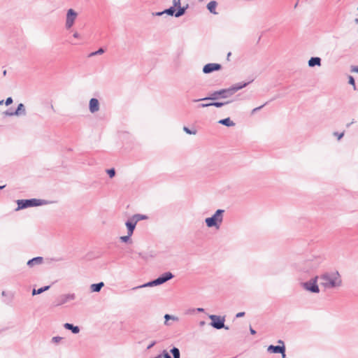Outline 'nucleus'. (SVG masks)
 Here are the masks:
<instances>
[{
  "mask_svg": "<svg viewBox=\"0 0 358 358\" xmlns=\"http://www.w3.org/2000/svg\"><path fill=\"white\" fill-rule=\"evenodd\" d=\"M155 344V342H153V343H152L151 344H150V345H148V349L151 348H152Z\"/></svg>",
  "mask_w": 358,
  "mask_h": 358,
  "instance_id": "obj_40",
  "label": "nucleus"
},
{
  "mask_svg": "<svg viewBox=\"0 0 358 358\" xmlns=\"http://www.w3.org/2000/svg\"><path fill=\"white\" fill-rule=\"evenodd\" d=\"M279 344H281V345L274 346V345H269L268 347L267 350L269 352L271 353H280L282 355V358H285V347L284 345V342L281 340H279L278 342Z\"/></svg>",
  "mask_w": 358,
  "mask_h": 358,
  "instance_id": "obj_4",
  "label": "nucleus"
},
{
  "mask_svg": "<svg viewBox=\"0 0 358 358\" xmlns=\"http://www.w3.org/2000/svg\"><path fill=\"white\" fill-rule=\"evenodd\" d=\"M12 103H13V99H12V98H11V97H8V98L6 99V102H5V103H6V106H8V105L11 104Z\"/></svg>",
  "mask_w": 358,
  "mask_h": 358,
  "instance_id": "obj_32",
  "label": "nucleus"
},
{
  "mask_svg": "<svg viewBox=\"0 0 358 358\" xmlns=\"http://www.w3.org/2000/svg\"><path fill=\"white\" fill-rule=\"evenodd\" d=\"M218 122L227 127H233L235 125V123L231 121L229 117L220 120Z\"/></svg>",
  "mask_w": 358,
  "mask_h": 358,
  "instance_id": "obj_17",
  "label": "nucleus"
},
{
  "mask_svg": "<svg viewBox=\"0 0 358 358\" xmlns=\"http://www.w3.org/2000/svg\"><path fill=\"white\" fill-rule=\"evenodd\" d=\"M351 71L358 73V66H352L351 69Z\"/></svg>",
  "mask_w": 358,
  "mask_h": 358,
  "instance_id": "obj_35",
  "label": "nucleus"
},
{
  "mask_svg": "<svg viewBox=\"0 0 358 358\" xmlns=\"http://www.w3.org/2000/svg\"><path fill=\"white\" fill-rule=\"evenodd\" d=\"M245 85V84L243 85L238 86V87H231V88L227 89V90H220V91L215 92L212 94V96H213L212 97L202 99L201 100L215 99L218 96H222V97H227V96H229L230 95H232L234 93L237 92L238 90L241 89ZM200 100L201 99H199V101H200Z\"/></svg>",
  "mask_w": 358,
  "mask_h": 358,
  "instance_id": "obj_2",
  "label": "nucleus"
},
{
  "mask_svg": "<svg viewBox=\"0 0 358 358\" xmlns=\"http://www.w3.org/2000/svg\"><path fill=\"white\" fill-rule=\"evenodd\" d=\"M173 5L174 6H178L179 9L178 11L175 13L176 17H180L185 13V9L183 8H180V0H173Z\"/></svg>",
  "mask_w": 358,
  "mask_h": 358,
  "instance_id": "obj_14",
  "label": "nucleus"
},
{
  "mask_svg": "<svg viewBox=\"0 0 358 358\" xmlns=\"http://www.w3.org/2000/svg\"><path fill=\"white\" fill-rule=\"evenodd\" d=\"M317 276L312 279L309 282L303 283V287L308 291L314 293H318L320 292L319 287L317 285Z\"/></svg>",
  "mask_w": 358,
  "mask_h": 358,
  "instance_id": "obj_5",
  "label": "nucleus"
},
{
  "mask_svg": "<svg viewBox=\"0 0 358 358\" xmlns=\"http://www.w3.org/2000/svg\"><path fill=\"white\" fill-rule=\"evenodd\" d=\"M183 130L187 133V134H196V131H191L187 127H185L183 128Z\"/></svg>",
  "mask_w": 358,
  "mask_h": 358,
  "instance_id": "obj_30",
  "label": "nucleus"
},
{
  "mask_svg": "<svg viewBox=\"0 0 358 358\" xmlns=\"http://www.w3.org/2000/svg\"><path fill=\"white\" fill-rule=\"evenodd\" d=\"M334 134V136H336V137H337V138H338V140H340V139L343 136L344 133L338 134V133H337V132H335Z\"/></svg>",
  "mask_w": 358,
  "mask_h": 358,
  "instance_id": "obj_31",
  "label": "nucleus"
},
{
  "mask_svg": "<svg viewBox=\"0 0 358 358\" xmlns=\"http://www.w3.org/2000/svg\"><path fill=\"white\" fill-rule=\"evenodd\" d=\"M210 318L211 320V325L213 327L217 329L224 327V318L220 317V316L217 315H210Z\"/></svg>",
  "mask_w": 358,
  "mask_h": 358,
  "instance_id": "obj_8",
  "label": "nucleus"
},
{
  "mask_svg": "<svg viewBox=\"0 0 358 358\" xmlns=\"http://www.w3.org/2000/svg\"><path fill=\"white\" fill-rule=\"evenodd\" d=\"M163 357H164V358H171V356L169 355L168 352L166 350L163 351Z\"/></svg>",
  "mask_w": 358,
  "mask_h": 358,
  "instance_id": "obj_33",
  "label": "nucleus"
},
{
  "mask_svg": "<svg viewBox=\"0 0 358 358\" xmlns=\"http://www.w3.org/2000/svg\"><path fill=\"white\" fill-rule=\"evenodd\" d=\"M61 340H62L61 337H54L52 338V341H55V343H57V342H59Z\"/></svg>",
  "mask_w": 358,
  "mask_h": 358,
  "instance_id": "obj_37",
  "label": "nucleus"
},
{
  "mask_svg": "<svg viewBox=\"0 0 358 358\" xmlns=\"http://www.w3.org/2000/svg\"><path fill=\"white\" fill-rule=\"evenodd\" d=\"M308 65L310 66H314L315 65L320 66V59L319 57H312L308 61Z\"/></svg>",
  "mask_w": 358,
  "mask_h": 358,
  "instance_id": "obj_19",
  "label": "nucleus"
},
{
  "mask_svg": "<svg viewBox=\"0 0 358 358\" xmlns=\"http://www.w3.org/2000/svg\"><path fill=\"white\" fill-rule=\"evenodd\" d=\"M136 224L140 220L148 219V216L145 215L136 214L131 217Z\"/></svg>",
  "mask_w": 358,
  "mask_h": 358,
  "instance_id": "obj_18",
  "label": "nucleus"
},
{
  "mask_svg": "<svg viewBox=\"0 0 358 358\" xmlns=\"http://www.w3.org/2000/svg\"><path fill=\"white\" fill-rule=\"evenodd\" d=\"M213 106V102L212 103H202L201 105V107L204 108V107H208V106Z\"/></svg>",
  "mask_w": 358,
  "mask_h": 358,
  "instance_id": "obj_34",
  "label": "nucleus"
},
{
  "mask_svg": "<svg viewBox=\"0 0 358 358\" xmlns=\"http://www.w3.org/2000/svg\"><path fill=\"white\" fill-rule=\"evenodd\" d=\"M171 352L172 353L173 358H180V351L178 348H173Z\"/></svg>",
  "mask_w": 358,
  "mask_h": 358,
  "instance_id": "obj_23",
  "label": "nucleus"
},
{
  "mask_svg": "<svg viewBox=\"0 0 358 358\" xmlns=\"http://www.w3.org/2000/svg\"><path fill=\"white\" fill-rule=\"evenodd\" d=\"M136 225V223L131 218H130L129 220L126 222V226L128 230L127 234H129V236L132 235Z\"/></svg>",
  "mask_w": 358,
  "mask_h": 358,
  "instance_id": "obj_13",
  "label": "nucleus"
},
{
  "mask_svg": "<svg viewBox=\"0 0 358 358\" xmlns=\"http://www.w3.org/2000/svg\"><path fill=\"white\" fill-rule=\"evenodd\" d=\"M164 317L167 320H169L170 318V315H166Z\"/></svg>",
  "mask_w": 358,
  "mask_h": 358,
  "instance_id": "obj_41",
  "label": "nucleus"
},
{
  "mask_svg": "<svg viewBox=\"0 0 358 358\" xmlns=\"http://www.w3.org/2000/svg\"><path fill=\"white\" fill-rule=\"evenodd\" d=\"M262 108V106H260V107H259V108H255V110H257V109H259V108Z\"/></svg>",
  "mask_w": 358,
  "mask_h": 358,
  "instance_id": "obj_44",
  "label": "nucleus"
},
{
  "mask_svg": "<svg viewBox=\"0 0 358 358\" xmlns=\"http://www.w3.org/2000/svg\"><path fill=\"white\" fill-rule=\"evenodd\" d=\"M221 69V65L219 64L210 63L204 66L203 71L205 73H209L214 71H217Z\"/></svg>",
  "mask_w": 358,
  "mask_h": 358,
  "instance_id": "obj_10",
  "label": "nucleus"
},
{
  "mask_svg": "<svg viewBox=\"0 0 358 358\" xmlns=\"http://www.w3.org/2000/svg\"><path fill=\"white\" fill-rule=\"evenodd\" d=\"M173 278V275L171 273H164L162 276L158 278L157 279L155 280L154 281L151 282H149L148 284L147 285H143L142 287H145V286H147V285H160V284H162L165 282H166L167 280L171 279Z\"/></svg>",
  "mask_w": 358,
  "mask_h": 358,
  "instance_id": "obj_7",
  "label": "nucleus"
},
{
  "mask_svg": "<svg viewBox=\"0 0 358 358\" xmlns=\"http://www.w3.org/2000/svg\"><path fill=\"white\" fill-rule=\"evenodd\" d=\"M17 209H22L29 206H38L39 203L36 199L20 200L17 201Z\"/></svg>",
  "mask_w": 358,
  "mask_h": 358,
  "instance_id": "obj_9",
  "label": "nucleus"
},
{
  "mask_svg": "<svg viewBox=\"0 0 358 358\" xmlns=\"http://www.w3.org/2000/svg\"><path fill=\"white\" fill-rule=\"evenodd\" d=\"M3 100L0 101V106L3 105Z\"/></svg>",
  "mask_w": 358,
  "mask_h": 358,
  "instance_id": "obj_42",
  "label": "nucleus"
},
{
  "mask_svg": "<svg viewBox=\"0 0 358 358\" xmlns=\"http://www.w3.org/2000/svg\"><path fill=\"white\" fill-rule=\"evenodd\" d=\"M104 285L103 282H99L97 284H92L91 285V290L92 292H99L101 287Z\"/></svg>",
  "mask_w": 358,
  "mask_h": 358,
  "instance_id": "obj_20",
  "label": "nucleus"
},
{
  "mask_svg": "<svg viewBox=\"0 0 358 358\" xmlns=\"http://www.w3.org/2000/svg\"><path fill=\"white\" fill-rule=\"evenodd\" d=\"M224 104V103L222 102H213V106L216 107H221Z\"/></svg>",
  "mask_w": 358,
  "mask_h": 358,
  "instance_id": "obj_29",
  "label": "nucleus"
},
{
  "mask_svg": "<svg viewBox=\"0 0 358 358\" xmlns=\"http://www.w3.org/2000/svg\"><path fill=\"white\" fill-rule=\"evenodd\" d=\"M244 315H245V313L244 312H240V313L236 314V317H243Z\"/></svg>",
  "mask_w": 358,
  "mask_h": 358,
  "instance_id": "obj_38",
  "label": "nucleus"
},
{
  "mask_svg": "<svg viewBox=\"0 0 358 358\" xmlns=\"http://www.w3.org/2000/svg\"><path fill=\"white\" fill-rule=\"evenodd\" d=\"M130 236H129V234H127V236H121V237H120V240H121L122 241H123V242H127V241H128V240L129 239V237H130Z\"/></svg>",
  "mask_w": 358,
  "mask_h": 358,
  "instance_id": "obj_28",
  "label": "nucleus"
},
{
  "mask_svg": "<svg viewBox=\"0 0 358 358\" xmlns=\"http://www.w3.org/2000/svg\"><path fill=\"white\" fill-rule=\"evenodd\" d=\"M107 173L109 175L110 178H113L115 174V171L114 169H108L107 171Z\"/></svg>",
  "mask_w": 358,
  "mask_h": 358,
  "instance_id": "obj_27",
  "label": "nucleus"
},
{
  "mask_svg": "<svg viewBox=\"0 0 358 358\" xmlns=\"http://www.w3.org/2000/svg\"><path fill=\"white\" fill-rule=\"evenodd\" d=\"M99 109V103L96 99H91L90 101V110L91 113H95Z\"/></svg>",
  "mask_w": 358,
  "mask_h": 358,
  "instance_id": "obj_11",
  "label": "nucleus"
},
{
  "mask_svg": "<svg viewBox=\"0 0 358 358\" xmlns=\"http://www.w3.org/2000/svg\"><path fill=\"white\" fill-rule=\"evenodd\" d=\"M348 79H349V83L353 86L354 90H356V85H355L354 78L352 76H350Z\"/></svg>",
  "mask_w": 358,
  "mask_h": 358,
  "instance_id": "obj_25",
  "label": "nucleus"
},
{
  "mask_svg": "<svg viewBox=\"0 0 358 358\" xmlns=\"http://www.w3.org/2000/svg\"><path fill=\"white\" fill-rule=\"evenodd\" d=\"M250 333H251L252 335H255V334H256V331H255L253 329L250 328Z\"/></svg>",
  "mask_w": 358,
  "mask_h": 358,
  "instance_id": "obj_39",
  "label": "nucleus"
},
{
  "mask_svg": "<svg viewBox=\"0 0 358 358\" xmlns=\"http://www.w3.org/2000/svg\"><path fill=\"white\" fill-rule=\"evenodd\" d=\"M73 37L76 38H80V35L78 32L76 31L73 34Z\"/></svg>",
  "mask_w": 358,
  "mask_h": 358,
  "instance_id": "obj_36",
  "label": "nucleus"
},
{
  "mask_svg": "<svg viewBox=\"0 0 358 358\" xmlns=\"http://www.w3.org/2000/svg\"><path fill=\"white\" fill-rule=\"evenodd\" d=\"M77 17V13L73 10L69 9L66 14V28L69 29H71Z\"/></svg>",
  "mask_w": 358,
  "mask_h": 358,
  "instance_id": "obj_6",
  "label": "nucleus"
},
{
  "mask_svg": "<svg viewBox=\"0 0 358 358\" xmlns=\"http://www.w3.org/2000/svg\"><path fill=\"white\" fill-rule=\"evenodd\" d=\"M357 10H358V7H357Z\"/></svg>",
  "mask_w": 358,
  "mask_h": 358,
  "instance_id": "obj_48",
  "label": "nucleus"
},
{
  "mask_svg": "<svg viewBox=\"0 0 358 358\" xmlns=\"http://www.w3.org/2000/svg\"><path fill=\"white\" fill-rule=\"evenodd\" d=\"M217 2L215 1H212L208 3L207 8L209 11L213 14H216V8H217Z\"/></svg>",
  "mask_w": 358,
  "mask_h": 358,
  "instance_id": "obj_16",
  "label": "nucleus"
},
{
  "mask_svg": "<svg viewBox=\"0 0 358 358\" xmlns=\"http://www.w3.org/2000/svg\"><path fill=\"white\" fill-rule=\"evenodd\" d=\"M2 188H3V187L0 186V189H2Z\"/></svg>",
  "mask_w": 358,
  "mask_h": 358,
  "instance_id": "obj_47",
  "label": "nucleus"
},
{
  "mask_svg": "<svg viewBox=\"0 0 358 358\" xmlns=\"http://www.w3.org/2000/svg\"><path fill=\"white\" fill-rule=\"evenodd\" d=\"M22 113H24V106L22 103H20L17 106V108L15 111L14 112H6V115H10V116H12V115H21Z\"/></svg>",
  "mask_w": 358,
  "mask_h": 358,
  "instance_id": "obj_12",
  "label": "nucleus"
},
{
  "mask_svg": "<svg viewBox=\"0 0 358 358\" xmlns=\"http://www.w3.org/2000/svg\"><path fill=\"white\" fill-rule=\"evenodd\" d=\"M6 74V71H3V75L5 76Z\"/></svg>",
  "mask_w": 358,
  "mask_h": 358,
  "instance_id": "obj_43",
  "label": "nucleus"
},
{
  "mask_svg": "<svg viewBox=\"0 0 358 358\" xmlns=\"http://www.w3.org/2000/svg\"><path fill=\"white\" fill-rule=\"evenodd\" d=\"M321 285L325 288H333L341 285V279L338 272L324 273L321 276Z\"/></svg>",
  "mask_w": 358,
  "mask_h": 358,
  "instance_id": "obj_1",
  "label": "nucleus"
},
{
  "mask_svg": "<svg viewBox=\"0 0 358 358\" xmlns=\"http://www.w3.org/2000/svg\"><path fill=\"white\" fill-rule=\"evenodd\" d=\"M104 52V50L103 48H99L97 51L93 52L89 55V57H93L96 55H101Z\"/></svg>",
  "mask_w": 358,
  "mask_h": 358,
  "instance_id": "obj_24",
  "label": "nucleus"
},
{
  "mask_svg": "<svg viewBox=\"0 0 358 358\" xmlns=\"http://www.w3.org/2000/svg\"><path fill=\"white\" fill-rule=\"evenodd\" d=\"M155 358H161V356L159 355L158 357H155Z\"/></svg>",
  "mask_w": 358,
  "mask_h": 358,
  "instance_id": "obj_45",
  "label": "nucleus"
},
{
  "mask_svg": "<svg viewBox=\"0 0 358 358\" xmlns=\"http://www.w3.org/2000/svg\"><path fill=\"white\" fill-rule=\"evenodd\" d=\"M43 262V258L41 257L33 258L30 259L27 262V265L29 266H33L36 264H41Z\"/></svg>",
  "mask_w": 358,
  "mask_h": 358,
  "instance_id": "obj_15",
  "label": "nucleus"
},
{
  "mask_svg": "<svg viewBox=\"0 0 358 358\" xmlns=\"http://www.w3.org/2000/svg\"><path fill=\"white\" fill-rule=\"evenodd\" d=\"M164 12L168 13V14H169V15H173L174 14V13H175V8L173 7H171V8L166 10Z\"/></svg>",
  "mask_w": 358,
  "mask_h": 358,
  "instance_id": "obj_26",
  "label": "nucleus"
},
{
  "mask_svg": "<svg viewBox=\"0 0 358 358\" xmlns=\"http://www.w3.org/2000/svg\"><path fill=\"white\" fill-rule=\"evenodd\" d=\"M49 288H50V286H45V287H41L38 289H34L32 291V294L33 295L39 294L43 292L44 291L49 289Z\"/></svg>",
  "mask_w": 358,
  "mask_h": 358,
  "instance_id": "obj_22",
  "label": "nucleus"
},
{
  "mask_svg": "<svg viewBox=\"0 0 358 358\" xmlns=\"http://www.w3.org/2000/svg\"><path fill=\"white\" fill-rule=\"evenodd\" d=\"M356 22H358V19H356Z\"/></svg>",
  "mask_w": 358,
  "mask_h": 358,
  "instance_id": "obj_46",
  "label": "nucleus"
},
{
  "mask_svg": "<svg viewBox=\"0 0 358 358\" xmlns=\"http://www.w3.org/2000/svg\"><path fill=\"white\" fill-rule=\"evenodd\" d=\"M64 327L67 329H70L72 331L73 333L74 334H78L79 332V328L78 327H74L73 326L72 324H69V323H66L64 324Z\"/></svg>",
  "mask_w": 358,
  "mask_h": 358,
  "instance_id": "obj_21",
  "label": "nucleus"
},
{
  "mask_svg": "<svg viewBox=\"0 0 358 358\" xmlns=\"http://www.w3.org/2000/svg\"><path fill=\"white\" fill-rule=\"evenodd\" d=\"M224 210H217L216 213L211 217L206 219V223L208 227H219V224L222 221V213Z\"/></svg>",
  "mask_w": 358,
  "mask_h": 358,
  "instance_id": "obj_3",
  "label": "nucleus"
}]
</instances>
